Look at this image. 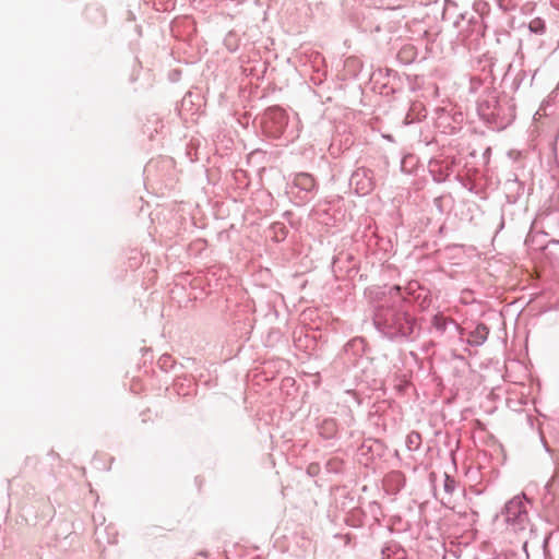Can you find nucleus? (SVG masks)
<instances>
[{
    "label": "nucleus",
    "mask_w": 559,
    "mask_h": 559,
    "mask_svg": "<svg viewBox=\"0 0 559 559\" xmlns=\"http://www.w3.org/2000/svg\"><path fill=\"white\" fill-rule=\"evenodd\" d=\"M489 333L488 328L485 324H478L475 330L471 333L469 342L479 345L485 342Z\"/></svg>",
    "instance_id": "5"
},
{
    "label": "nucleus",
    "mask_w": 559,
    "mask_h": 559,
    "mask_svg": "<svg viewBox=\"0 0 559 559\" xmlns=\"http://www.w3.org/2000/svg\"><path fill=\"white\" fill-rule=\"evenodd\" d=\"M415 56V51H414V48L413 47H404L401 49V51L399 52V57L401 59H405L406 61H411Z\"/></svg>",
    "instance_id": "8"
},
{
    "label": "nucleus",
    "mask_w": 559,
    "mask_h": 559,
    "mask_svg": "<svg viewBox=\"0 0 559 559\" xmlns=\"http://www.w3.org/2000/svg\"><path fill=\"white\" fill-rule=\"evenodd\" d=\"M275 118L283 120L282 111L273 110V111L269 112L266 115V119L264 121L265 132H266L267 136L273 138V139H277V138L282 136V127L274 129L273 126H271L270 120H273Z\"/></svg>",
    "instance_id": "3"
},
{
    "label": "nucleus",
    "mask_w": 559,
    "mask_h": 559,
    "mask_svg": "<svg viewBox=\"0 0 559 559\" xmlns=\"http://www.w3.org/2000/svg\"><path fill=\"white\" fill-rule=\"evenodd\" d=\"M295 186L305 191H311L314 188V179L311 175L301 173L295 177Z\"/></svg>",
    "instance_id": "4"
},
{
    "label": "nucleus",
    "mask_w": 559,
    "mask_h": 559,
    "mask_svg": "<svg viewBox=\"0 0 559 559\" xmlns=\"http://www.w3.org/2000/svg\"><path fill=\"white\" fill-rule=\"evenodd\" d=\"M506 511V520L508 522H522L525 516L524 504L521 499L513 498L511 499L504 508Z\"/></svg>",
    "instance_id": "1"
},
{
    "label": "nucleus",
    "mask_w": 559,
    "mask_h": 559,
    "mask_svg": "<svg viewBox=\"0 0 559 559\" xmlns=\"http://www.w3.org/2000/svg\"><path fill=\"white\" fill-rule=\"evenodd\" d=\"M528 28L533 33L543 34L546 29L545 22L540 17H535L530 22Z\"/></svg>",
    "instance_id": "6"
},
{
    "label": "nucleus",
    "mask_w": 559,
    "mask_h": 559,
    "mask_svg": "<svg viewBox=\"0 0 559 559\" xmlns=\"http://www.w3.org/2000/svg\"><path fill=\"white\" fill-rule=\"evenodd\" d=\"M353 181L355 185V189L360 194H367L369 191L372 190V182L371 180L366 176L365 171H356L353 175Z\"/></svg>",
    "instance_id": "2"
},
{
    "label": "nucleus",
    "mask_w": 559,
    "mask_h": 559,
    "mask_svg": "<svg viewBox=\"0 0 559 559\" xmlns=\"http://www.w3.org/2000/svg\"><path fill=\"white\" fill-rule=\"evenodd\" d=\"M455 487H456V481L453 478H451L449 475H445L444 483H443L444 491L448 495H452L453 491L455 490Z\"/></svg>",
    "instance_id": "7"
}]
</instances>
